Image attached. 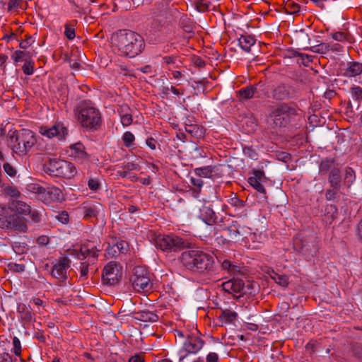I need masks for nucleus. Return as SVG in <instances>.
<instances>
[{
	"label": "nucleus",
	"mask_w": 362,
	"mask_h": 362,
	"mask_svg": "<svg viewBox=\"0 0 362 362\" xmlns=\"http://www.w3.org/2000/svg\"><path fill=\"white\" fill-rule=\"evenodd\" d=\"M112 47L121 54L134 57L144 49V40L139 33L129 30H119L112 34Z\"/></svg>",
	"instance_id": "f257e3e1"
},
{
	"label": "nucleus",
	"mask_w": 362,
	"mask_h": 362,
	"mask_svg": "<svg viewBox=\"0 0 362 362\" xmlns=\"http://www.w3.org/2000/svg\"><path fill=\"white\" fill-rule=\"evenodd\" d=\"M6 142L13 153L24 156L35 147L37 138L35 133L30 129L9 130L6 135Z\"/></svg>",
	"instance_id": "f03ea898"
},
{
	"label": "nucleus",
	"mask_w": 362,
	"mask_h": 362,
	"mask_svg": "<svg viewBox=\"0 0 362 362\" xmlns=\"http://www.w3.org/2000/svg\"><path fill=\"white\" fill-rule=\"evenodd\" d=\"M181 262L183 267L189 271L204 274L213 270L214 259L209 254L192 250L182 252Z\"/></svg>",
	"instance_id": "7ed1b4c3"
},
{
	"label": "nucleus",
	"mask_w": 362,
	"mask_h": 362,
	"mask_svg": "<svg viewBox=\"0 0 362 362\" xmlns=\"http://www.w3.org/2000/svg\"><path fill=\"white\" fill-rule=\"evenodd\" d=\"M78 119L83 128L90 131H95L102 124L100 111L90 103L83 101L77 108Z\"/></svg>",
	"instance_id": "20e7f679"
},
{
	"label": "nucleus",
	"mask_w": 362,
	"mask_h": 362,
	"mask_svg": "<svg viewBox=\"0 0 362 362\" xmlns=\"http://www.w3.org/2000/svg\"><path fill=\"white\" fill-rule=\"evenodd\" d=\"M0 228L3 230L22 233L28 230L25 219L8 208L6 204H0Z\"/></svg>",
	"instance_id": "39448f33"
},
{
	"label": "nucleus",
	"mask_w": 362,
	"mask_h": 362,
	"mask_svg": "<svg viewBox=\"0 0 362 362\" xmlns=\"http://www.w3.org/2000/svg\"><path fill=\"white\" fill-rule=\"evenodd\" d=\"M44 171L51 176L71 179L77 173L74 163L60 159H50L44 165Z\"/></svg>",
	"instance_id": "423d86ee"
},
{
	"label": "nucleus",
	"mask_w": 362,
	"mask_h": 362,
	"mask_svg": "<svg viewBox=\"0 0 362 362\" xmlns=\"http://www.w3.org/2000/svg\"><path fill=\"white\" fill-rule=\"evenodd\" d=\"M297 115L296 107L286 103H281L276 107L269 115L270 126L273 129H279L287 126L292 117Z\"/></svg>",
	"instance_id": "0eeeda50"
},
{
	"label": "nucleus",
	"mask_w": 362,
	"mask_h": 362,
	"mask_svg": "<svg viewBox=\"0 0 362 362\" xmlns=\"http://www.w3.org/2000/svg\"><path fill=\"white\" fill-rule=\"evenodd\" d=\"M293 248L307 260H311L318 251L317 241L314 237H296L293 240Z\"/></svg>",
	"instance_id": "6e6552de"
},
{
	"label": "nucleus",
	"mask_w": 362,
	"mask_h": 362,
	"mask_svg": "<svg viewBox=\"0 0 362 362\" xmlns=\"http://www.w3.org/2000/svg\"><path fill=\"white\" fill-rule=\"evenodd\" d=\"M156 245L163 251H177L189 247L190 243L176 235H163L156 238Z\"/></svg>",
	"instance_id": "1a4fd4ad"
},
{
	"label": "nucleus",
	"mask_w": 362,
	"mask_h": 362,
	"mask_svg": "<svg viewBox=\"0 0 362 362\" xmlns=\"http://www.w3.org/2000/svg\"><path fill=\"white\" fill-rule=\"evenodd\" d=\"M132 286L137 291H146L151 288V274L148 269L141 266L135 267L130 278Z\"/></svg>",
	"instance_id": "9d476101"
},
{
	"label": "nucleus",
	"mask_w": 362,
	"mask_h": 362,
	"mask_svg": "<svg viewBox=\"0 0 362 362\" xmlns=\"http://www.w3.org/2000/svg\"><path fill=\"white\" fill-rule=\"evenodd\" d=\"M122 276V268L115 262H109L103 269L102 279L105 284L113 286Z\"/></svg>",
	"instance_id": "9b49d317"
},
{
	"label": "nucleus",
	"mask_w": 362,
	"mask_h": 362,
	"mask_svg": "<svg viewBox=\"0 0 362 362\" xmlns=\"http://www.w3.org/2000/svg\"><path fill=\"white\" fill-rule=\"evenodd\" d=\"M40 133L49 139L57 138L63 140L68 135L67 127L61 122H55L51 127L42 126L40 127Z\"/></svg>",
	"instance_id": "f8f14e48"
},
{
	"label": "nucleus",
	"mask_w": 362,
	"mask_h": 362,
	"mask_svg": "<svg viewBox=\"0 0 362 362\" xmlns=\"http://www.w3.org/2000/svg\"><path fill=\"white\" fill-rule=\"evenodd\" d=\"M271 94L274 100H284L296 98L297 91L293 86L281 83L273 86Z\"/></svg>",
	"instance_id": "ddd939ff"
},
{
	"label": "nucleus",
	"mask_w": 362,
	"mask_h": 362,
	"mask_svg": "<svg viewBox=\"0 0 362 362\" xmlns=\"http://www.w3.org/2000/svg\"><path fill=\"white\" fill-rule=\"evenodd\" d=\"M78 209L80 211L85 220H90L93 218H96L104 212L103 206L96 202H85Z\"/></svg>",
	"instance_id": "4468645a"
},
{
	"label": "nucleus",
	"mask_w": 362,
	"mask_h": 362,
	"mask_svg": "<svg viewBox=\"0 0 362 362\" xmlns=\"http://www.w3.org/2000/svg\"><path fill=\"white\" fill-rule=\"evenodd\" d=\"M204 341L199 336L198 332L187 335L185 341L183 342L180 349L185 350L188 353L194 354H197L204 346Z\"/></svg>",
	"instance_id": "2eb2a0df"
},
{
	"label": "nucleus",
	"mask_w": 362,
	"mask_h": 362,
	"mask_svg": "<svg viewBox=\"0 0 362 362\" xmlns=\"http://www.w3.org/2000/svg\"><path fill=\"white\" fill-rule=\"evenodd\" d=\"M229 240L233 243L244 241L251 234L249 228L238 224H232L226 229Z\"/></svg>",
	"instance_id": "dca6fc26"
},
{
	"label": "nucleus",
	"mask_w": 362,
	"mask_h": 362,
	"mask_svg": "<svg viewBox=\"0 0 362 362\" xmlns=\"http://www.w3.org/2000/svg\"><path fill=\"white\" fill-rule=\"evenodd\" d=\"M70 262L71 261L67 257L59 259L53 266L51 272L52 276L60 281H64L67 279L66 272L70 267Z\"/></svg>",
	"instance_id": "f3484780"
},
{
	"label": "nucleus",
	"mask_w": 362,
	"mask_h": 362,
	"mask_svg": "<svg viewBox=\"0 0 362 362\" xmlns=\"http://www.w3.org/2000/svg\"><path fill=\"white\" fill-rule=\"evenodd\" d=\"M100 250L93 243L87 242L81 245L79 250H74V255L76 258L81 260H83L86 257L95 259L98 257V252Z\"/></svg>",
	"instance_id": "a211bd4d"
},
{
	"label": "nucleus",
	"mask_w": 362,
	"mask_h": 362,
	"mask_svg": "<svg viewBox=\"0 0 362 362\" xmlns=\"http://www.w3.org/2000/svg\"><path fill=\"white\" fill-rule=\"evenodd\" d=\"M267 180L263 170H254L252 175L248 178L249 184L257 192L262 194H266V189L262 183Z\"/></svg>",
	"instance_id": "6ab92c4d"
},
{
	"label": "nucleus",
	"mask_w": 362,
	"mask_h": 362,
	"mask_svg": "<svg viewBox=\"0 0 362 362\" xmlns=\"http://www.w3.org/2000/svg\"><path fill=\"white\" fill-rule=\"evenodd\" d=\"M199 217L208 225H212L216 223L217 216L213 209V205L211 202H205V204L200 208Z\"/></svg>",
	"instance_id": "aec40b11"
},
{
	"label": "nucleus",
	"mask_w": 362,
	"mask_h": 362,
	"mask_svg": "<svg viewBox=\"0 0 362 362\" xmlns=\"http://www.w3.org/2000/svg\"><path fill=\"white\" fill-rule=\"evenodd\" d=\"M260 83L248 86L237 91V96L240 100H246L252 98L259 97V92L262 88Z\"/></svg>",
	"instance_id": "412c9836"
},
{
	"label": "nucleus",
	"mask_w": 362,
	"mask_h": 362,
	"mask_svg": "<svg viewBox=\"0 0 362 362\" xmlns=\"http://www.w3.org/2000/svg\"><path fill=\"white\" fill-rule=\"evenodd\" d=\"M38 192L44 194L45 199L49 202H58L63 199L62 191L54 186H49L46 189L40 187Z\"/></svg>",
	"instance_id": "4be33fe9"
},
{
	"label": "nucleus",
	"mask_w": 362,
	"mask_h": 362,
	"mask_svg": "<svg viewBox=\"0 0 362 362\" xmlns=\"http://www.w3.org/2000/svg\"><path fill=\"white\" fill-rule=\"evenodd\" d=\"M129 315H132L135 320L144 322H156L159 319L158 315L155 312L150 311L148 310L137 312L133 311Z\"/></svg>",
	"instance_id": "5701e85b"
},
{
	"label": "nucleus",
	"mask_w": 362,
	"mask_h": 362,
	"mask_svg": "<svg viewBox=\"0 0 362 362\" xmlns=\"http://www.w3.org/2000/svg\"><path fill=\"white\" fill-rule=\"evenodd\" d=\"M69 152L70 156L73 157L74 160L77 161L82 162L88 157L84 146L80 142L71 145Z\"/></svg>",
	"instance_id": "b1692460"
},
{
	"label": "nucleus",
	"mask_w": 362,
	"mask_h": 362,
	"mask_svg": "<svg viewBox=\"0 0 362 362\" xmlns=\"http://www.w3.org/2000/svg\"><path fill=\"white\" fill-rule=\"evenodd\" d=\"M223 289L228 293H242L244 292V282L240 279H233L223 284Z\"/></svg>",
	"instance_id": "393cba45"
},
{
	"label": "nucleus",
	"mask_w": 362,
	"mask_h": 362,
	"mask_svg": "<svg viewBox=\"0 0 362 362\" xmlns=\"http://www.w3.org/2000/svg\"><path fill=\"white\" fill-rule=\"evenodd\" d=\"M6 206L11 209L18 215L23 214L26 215L28 212H30L31 207L21 201L13 200L10 202Z\"/></svg>",
	"instance_id": "a878e982"
},
{
	"label": "nucleus",
	"mask_w": 362,
	"mask_h": 362,
	"mask_svg": "<svg viewBox=\"0 0 362 362\" xmlns=\"http://www.w3.org/2000/svg\"><path fill=\"white\" fill-rule=\"evenodd\" d=\"M362 73V63L351 62L349 63L348 66L344 69L343 76L349 78L355 77Z\"/></svg>",
	"instance_id": "bb28decb"
},
{
	"label": "nucleus",
	"mask_w": 362,
	"mask_h": 362,
	"mask_svg": "<svg viewBox=\"0 0 362 362\" xmlns=\"http://www.w3.org/2000/svg\"><path fill=\"white\" fill-rule=\"evenodd\" d=\"M337 215V206L333 204H327L325 208L322 221L326 225H330L336 218Z\"/></svg>",
	"instance_id": "cd10ccee"
},
{
	"label": "nucleus",
	"mask_w": 362,
	"mask_h": 362,
	"mask_svg": "<svg viewBox=\"0 0 362 362\" xmlns=\"http://www.w3.org/2000/svg\"><path fill=\"white\" fill-rule=\"evenodd\" d=\"M328 180L332 188L340 189L341 177V172L339 168H334L331 169Z\"/></svg>",
	"instance_id": "c85d7f7f"
},
{
	"label": "nucleus",
	"mask_w": 362,
	"mask_h": 362,
	"mask_svg": "<svg viewBox=\"0 0 362 362\" xmlns=\"http://www.w3.org/2000/svg\"><path fill=\"white\" fill-rule=\"evenodd\" d=\"M256 40L251 35H241L238 39V45L245 52H250L251 47L255 45Z\"/></svg>",
	"instance_id": "c756f323"
},
{
	"label": "nucleus",
	"mask_w": 362,
	"mask_h": 362,
	"mask_svg": "<svg viewBox=\"0 0 362 362\" xmlns=\"http://www.w3.org/2000/svg\"><path fill=\"white\" fill-rule=\"evenodd\" d=\"M237 313L230 310H223L219 315V320L222 322L232 323L237 317Z\"/></svg>",
	"instance_id": "7c9ffc66"
},
{
	"label": "nucleus",
	"mask_w": 362,
	"mask_h": 362,
	"mask_svg": "<svg viewBox=\"0 0 362 362\" xmlns=\"http://www.w3.org/2000/svg\"><path fill=\"white\" fill-rule=\"evenodd\" d=\"M194 171L198 177H210L214 173V168L210 165H207L204 167L197 168Z\"/></svg>",
	"instance_id": "2f4dec72"
},
{
	"label": "nucleus",
	"mask_w": 362,
	"mask_h": 362,
	"mask_svg": "<svg viewBox=\"0 0 362 362\" xmlns=\"http://www.w3.org/2000/svg\"><path fill=\"white\" fill-rule=\"evenodd\" d=\"M306 49L315 53L325 54L330 51V45L327 43H321Z\"/></svg>",
	"instance_id": "473e14b6"
},
{
	"label": "nucleus",
	"mask_w": 362,
	"mask_h": 362,
	"mask_svg": "<svg viewBox=\"0 0 362 362\" xmlns=\"http://www.w3.org/2000/svg\"><path fill=\"white\" fill-rule=\"evenodd\" d=\"M222 268L229 274L235 275L240 272L239 267L233 264L230 261L225 259L221 264Z\"/></svg>",
	"instance_id": "72a5a7b5"
},
{
	"label": "nucleus",
	"mask_w": 362,
	"mask_h": 362,
	"mask_svg": "<svg viewBox=\"0 0 362 362\" xmlns=\"http://www.w3.org/2000/svg\"><path fill=\"white\" fill-rule=\"evenodd\" d=\"M270 277L281 286H286L288 284L287 276L279 274L274 271L270 274Z\"/></svg>",
	"instance_id": "f704fd0d"
},
{
	"label": "nucleus",
	"mask_w": 362,
	"mask_h": 362,
	"mask_svg": "<svg viewBox=\"0 0 362 362\" xmlns=\"http://www.w3.org/2000/svg\"><path fill=\"white\" fill-rule=\"evenodd\" d=\"M15 62H28V59L30 57V52L25 51H16L12 56Z\"/></svg>",
	"instance_id": "c9c22d12"
},
{
	"label": "nucleus",
	"mask_w": 362,
	"mask_h": 362,
	"mask_svg": "<svg viewBox=\"0 0 362 362\" xmlns=\"http://www.w3.org/2000/svg\"><path fill=\"white\" fill-rule=\"evenodd\" d=\"M349 93L351 95V98L360 103L362 100V88L358 86H354L350 88Z\"/></svg>",
	"instance_id": "e433bc0d"
},
{
	"label": "nucleus",
	"mask_w": 362,
	"mask_h": 362,
	"mask_svg": "<svg viewBox=\"0 0 362 362\" xmlns=\"http://www.w3.org/2000/svg\"><path fill=\"white\" fill-rule=\"evenodd\" d=\"M18 312L21 315V319L25 322H30L33 319V313L28 310L25 305H22L18 308Z\"/></svg>",
	"instance_id": "4c0bfd02"
},
{
	"label": "nucleus",
	"mask_w": 362,
	"mask_h": 362,
	"mask_svg": "<svg viewBox=\"0 0 362 362\" xmlns=\"http://www.w3.org/2000/svg\"><path fill=\"white\" fill-rule=\"evenodd\" d=\"M286 11L289 14H296L300 11V6L291 1H287L285 5Z\"/></svg>",
	"instance_id": "58836bf2"
},
{
	"label": "nucleus",
	"mask_w": 362,
	"mask_h": 362,
	"mask_svg": "<svg viewBox=\"0 0 362 362\" xmlns=\"http://www.w3.org/2000/svg\"><path fill=\"white\" fill-rule=\"evenodd\" d=\"M178 362H192V353H188L187 351L180 349L178 351Z\"/></svg>",
	"instance_id": "ea45409f"
},
{
	"label": "nucleus",
	"mask_w": 362,
	"mask_h": 362,
	"mask_svg": "<svg viewBox=\"0 0 362 362\" xmlns=\"http://www.w3.org/2000/svg\"><path fill=\"white\" fill-rule=\"evenodd\" d=\"M135 140L134 134L130 132H126L122 136V141L126 147L129 148Z\"/></svg>",
	"instance_id": "a19ab883"
},
{
	"label": "nucleus",
	"mask_w": 362,
	"mask_h": 362,
	"mask_svg": "<svg viewBox=\"0 0 362 362\" xmlns=\"http://www.w3.org/2000/svg\"><path fill=\"white\" fill-rule=\"evenodd\" d=\"M162 59L165 64L174 65L175 68L179 67L181 64V62L175 56H165Z\"/></svg>",
	"instance_id": "79ce46f5"
},
{
	"label": "nucleus",
	"mask_w": 362,
	"mask_h": 362,
	"mask_svg": "<svg viewBox=\"0 0 362 362\" xmlns=\"http://www.w3.org/2000/svg\"><path fill=\"white\" fill-rule=\"evenodd\" d=\"M339 189L332 188L326 190L325 198L327 200L332 201L335 200L339 197Z\"/></svg>",
	"instance_id": "37998d69"
},
{
	"label": "nucleus",
	"mask_w": 362,
	"mask_h": 362,
	"mask_svg": "<svg viewBox=\"0 0 362 362\" xmlns=\"http://www.w3.org/2000/svg\"><path fill=\"white\" fill-rule=\"evenodd\" d=\"M12 351L16 356H20L21 354V344L19 339L17 337H14L13 338Z\"/></svg>",
	"instance_id": "c03bdc74"
},
{
	"label": "nucleus",
	"mask_w": 362,
	"mask_h": 362,
	"mask_svg": "<svg viewBox=\"0 0 362 362\" xmlns=\"http://www.w3.org/2000/svg\"><path fill=\"white\" fill-rule=\"evenodd\" d=\"M8 268L9 270L14 272H23L25 269V266L23 264H17L16 262H10L8 264Z\"/></svg>",
	"instance_id": "a18cd8bd"
},
{
	"label": "nucleus",
	"mask_w": 362,
	"mask_h": 362,
	"mask_svg": "<svg viewBox=\"0 0 362 362\" xmlns=\"http://www.w3.org/2000/svg\"><path fill=\"white\" fill-rule=\"evenodd\" d=\"M87 184L88 188L94 192L98 191L100 188V182L97 178L90 177Z\"/></svg>",
	"instance_id": "49530a36"
},
{
	"label": "nucleus",
	"mask_w": 362,
	"mask_h": 362,
	"mask_svg": "<svg viewBox=\"0 0 362 362\" xmlns=\"http://www.w3.org/2000/svg\"><path fill=\"white\" fill-rule=\"evenodd\" d=\"M295 56L298 57L301 59L300 63L304 66H308L310 63L313 62V56L299 52H296Z\"/></svg>",
	"instance_id": "de8ad7c7"
},
{
	"label": "nucleus",
	"mask_w": 362,
	"mask_h": 362,
	"mask_svg": "<svg viewBox=\"0 0 362 362\" xmlns=\"http://www.w3.org/2000/svg\"><path fill=\"white\" fill-rule=\"evenodd\" d=\"M22 69L23 73L26 75H31L34 72V62L31 61L25 62L23 64Z\"/></svg>",
	"instance_id": "09e8293b"
},
{
	"label": "nucleus",
	"mask_w": 362,
	"mask_h": 362,
	"mask_svg": "<svg viewBox=\"0 0 362 362\" xmlns=\"http://www.w3.org/2000/svg\"><path fill=\"white\" fill-rule=\"evenodd\" d=\"M55 218L64 224L67 223L69 221V214L65 211L59 212L58 214L55 216Z\"/></svg>",
	"instance_id": "8fccbe9b"
},
{
	"label": "nucleus",
	"mask_w": 362,
	"mask_h": 362,
	"mask_svg": "<svg viewBox=\"0 0 362 362\" xmlns=\"http://www.w3.org/2000/svg\"><path fill=\"white\" fill-rule=\"evenodd\" d=\"M121 168L122 169L127 170V172L134 171V170L139 171L141 169V166L139 165H138L137 163H131V162L125 163Z\"/></svg>",
	"instance_id": "3c124183"
},
{
	"label": "nucleus",
	"mask_w": 362,
	"mask_h": 362,
	"mask_svg": "<svg viewBox=\"0 0 362 362\" xmlns=\"http://www.w3.org/2000/svg\"><path fill=\"white\" fill-rule=\"evenodd\" d=\"M355 175L354 172L351 168H348L346 170V174H345V180L348 182V187H350V185L352 184L353 181L354 180Z\"/></svg>",
	"instance_id": "603ef678"
},
{
	"label": "nucleus",
	"mask_w": 362,
	"mask_h": 362,
	"mask_svg": "<svg viewBox=\"0 0 362 362\" xmlns=\"http://www.w3.org/2000/svg\"><path fill=\"white\" fill-rule=\"evenodd\" d=\"M16 358H13L7 352L0 354V362H16Z\"/></svg>",
	"instance_id": "864d4df0"
},
{
	"label": "nucleus",
	"mask_w": 362,
	"mask_h": 362,
	"mask_svg": "<svg viewBox=\"0 0 362 362\" xmlns=\"http://www.w3.org/2000/svg\"><path fill=\"white\" fill-rule=\"evenodd\" d=\"M64 35L69 40H73L76 35L74 28L71 27L69 24H66Z\"/></svg>",
	"instance_id": "5fc2aeb1"
},
{
	"label": "nucleus",
	"mask_w": 362,
	"mask_h": 362,
	"mask_svg": "<svg viewBox=\"0 0 362 362\" xmlns=\"http://www.w3.org/2000/svg\"><path fill=\"white\" fill-rule=\"evenodd\" d=\"M4 167V170L5 171V173L11 176V177H13L16 175V169L11 165H10L8 163H5L3 165Z\"/></svg>",
	"instance_id": "6e6d98bb"
},
{
	"label": "nucleus",
	"mask_w": 362,
	"mask_h": 362,
	"mask_svg": "<svg viewBox=\"0 0 362 362\" xmlns=\"http://www.w3.org/2000/svg\"><path fill=\"white\" fill-rule=\"evenodd\" d=\"M106 252L110 257H116L118 254H119V250L118 249V246H115V245H109L106 249Z\"/></svg>",
	"instance_id": "4d7b16f0"
},
{
	"label": "nucleus",
	"mask_w": 362,
	"mask_h": 362,
	"mask_svg": "<svg viewBox=\"0 0 362 362\" xmlns=\"http://www.w3.org/2000/svg\"><path fill=\"white\" fill-rule=\"evenodd\" d=\"M120 119L121 122L124 126H129L132 122V116L131 113L122 115V117H120Z\"/></svg>",
	"instance_id": "13d9d810"
},
{
	"label": "nucleus",
	"mask_w": 362,
	"mask_h": 362,
	"mask_svg": "<svg viewBox=\"0 0 362 362\" xmlns=\"http://www.w3.org/2000/svg\"><path fill=\"white\" fill-rule=\"evenodd\" d=\"M34 42L35 40L32 36H28L25 40L22 41L20 43L19 46L22 49H26L29 46H30Z\"/></svg>",
	"instance_id": "bf43d9fd"
},
{
	"label": "nucleus",
	"mask_w": 362,
	"mask_h": 362,
	"mask_svg": "<svg viewBox=\"0 0 362 362\" xmlns=\"http://www.w3.org/2000/svg\"><path fill=\"white\" fill-rule=\"evenodd\" d=\"M22 2V0H9L8 2V9L9 11L18 9L21 4Z\"/></svg>",
	"instance_id": "052dcab7"
},
{
	"label": "nucleus",
	"mask_w": 362,
	"mask_h": 362,
	"mask_svg": "<svg viewBox=\"0 0 362 362\" xmlns=\"http://www.w3.org/2000/svg\"><path fill=\"white\" fill-rule=\"evenodd\" d=\"M115 245V246H118L119 253H125L128 250V243L126 241H119Z\"/></svg>",
	"instance_id": "680f3d73"
},
{
	"label": "nucleus",
	"mask_w": 362,
	"mask_h": 362,
	"mask_svg": "<svg viewBox=\"0 0 362 362\" xmlns=\"http://www.w3.org/2000/svg\"><path fill=\"white\" fill-rule=\"evenodd\" d=\"M243 153L251 159H257V154L256 152L250 147H245L243 148Z\"/></svg>",
	"instance_id": "e2e57ef3"
},
{
	"label": "nucleus",
	"mask_w": 362,
	"mask_h": 362,
	"mask_svg": "<svg viewBox=\"0 0 362 362\" xmlns=\"http://www.w3.org/2000/svg\"><path fill=\"white\" fill-rule=\"evenodd\" d=\"M81 277L86 279L88 274V264L85 262H82L81 264V269H80Z\"/></svg>",
	"instance_id": "0e129e2a"
},
{
	"label": "nucleus",
	"mask_w": 362,
	"mask_h": 362,
	"mask_svg": "<svg viewBox=\"0 0 362 362\" xmlns=\"http://www.w3.org/2000/svg\"><path fill=\"white\" fill-rule=\"evenodd\" d=\"M354 354L358 358L362 359V344H356L353 348Z\"/></svg>",
	"instance_id": "69168bd1"
},
{
	"label": "nucleus",
	"mask_w": 362,
	"mask_h": 362,
	"mask_svg": "<svg viewBox=\"0 0 362 362\" xmlns=\"http://www.w3.org/2000/svg\"><path fill=\"white\" fill-rule=\"evenodd\" d=\"M356 235L358 240L362 243V219L358 223L356 226Z\"/></svg>",
	"instance_id": "338daca9"
},
{
	"label": "nucleus",
	"mask_w": 362,
	"mask_h": 362,
	"mask_svg": "<svg viewBox=\"0 0 362 362\" xmlns=\"http://www.w3.org/2000/svg\"><path fill=\"white\" fill-rule=\"evenodd\" d=\"M206 362H218V356L216 353L211 352L206 356Z\"/></svg>",
	"instance_id": "774afa93"
}]
</instances>
